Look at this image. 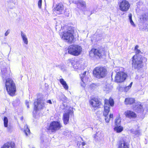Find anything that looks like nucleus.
Instances as JSON below:
<instances>
[{
    "label": "nucleus",
    "mask_w": 148,
    "mask_h": 148,
    "mask_svg": "<svg viewBox=\"0 0 148 148\" xmlns=\"http://www.w3.org/2000/svg\"><path fill=\"white\" fill-rule=\"evenodd\" d=\"M132 67L135 69H139L143 66V57L140 55H135L132 58Z\"/></svg>",
    "instance_id": "f257e3e1"
},
{
    "label": "nucleus",
    "mask_w": 148,
    "mask_h": 148,
    "mask_svg": "<svg viewBox=\"0 0 148 148\" xmlns=\"http://www.w3.org/2000/svg\"><path fill=\"white\" fill-rule=\"evenodd\" d=\"M5 85L8 94L11 96L14 95L16 92V87L13 80L10 78L6 80Z\"/></svg>",
    "instance_id": "f03ea898"
},
{
    "label": "nucleus",
    "mask_w": 148,
    "mask_h": 148,
    "mask_svg": "<svg viewBox=\"0 0 148 148\" xmlns=\"http://www.w3.org/2000/svg\"><path fill=\"white\" fill-rule=\"evenodd\" d=\"M104 110L103 112V114L105 117V120L106 122L108 123L110 120V118L107 116L108 113L110 111V106H113L114 105V102L113 99L110 98L109 100L106 99L104 100Z\"/></svg>",
    "instance_id": "7ed1b4c3"
},
{
    "label": "nucleus",
    "mask_w": 148,
    "mask_h": 148,
    "mask_svg": "<svg viewBox=\"0 0 148 148\" xmlns=\"http://www.w3.org/2000/svg\"><path fill=\"white\" fill-rule=\"evenodd\" d=\"M73 31L71 27H69L67 30L60 33L62 38L66 40L68 42H71L73 40L74 38L73 35Z\"/></svg>",
    "instance_id": "20e7f679"
},
{
    "label": "nucleus",
    "mask_w": 148,
    "mask_h": 148,
    "mask_svg": "<svg viewBox=\"0 0 148 148\" xmlns=\"http://www.w3.org/2000/svg\"><path fill=\"white\" fill-rule=\"evenodd\" d=\"M107 74L106 69L103 66L96 67L93 71V74L94 76L98 79L104 77Z\"/></svg>",
    "instance_id": "39448f33"
},
{
    "label": "nucleus",
    "mask_w": 148,
    "mask_h": 148,
    "mask_svg": "<svg viewBox=\"0 0 148 148\" xmlns=\"http://www.w3.org/2000/svg\"><path fill=\"white\" fill-rule=\"evenodd\" d=\"M67 50L69 54L77 56L81 54L82 51V48L78 45H72L69 47Z\"/></svg>",
    "instance_id": "423d86ee"
},
{
    "label": "nucleus",
    "mask_w": 148,
    "mask_h": 148,
    "mask_svg": "<svg viewBox=\"0 0 148 148\" xmlns=\"http://www.w3.org/2000/svg\"><path fill=\"white\" fill-rule=\"evenodd\" d=\"M105 53L103 49H92L89 52V55L91 57H98L100 58L105 55Z\"/></svg>",
    "instance_id": "0eeeda50"
},
{
    "label": "nucleus",
    "mask_w": 148,
    "mask_h": 148,
    "mask_svg": "<svg viewBox=\"0 0 148 148\" xmlns=\"http://www.w3.org/2000/svg\"><path fill=\"white\" fill-rule=\"evenodd\" d=\"M62 127V125L60 122L53 121L50 123L49 129L52 132H55L60 129Z\"/></svg>",
    "instance_id": "6e6552de"
},
{
    "label": "nucleus",
    "mask_w": 148,
    "mask_h": 148,
    "mask_svg": "<svg viewBox=\"0 0 148 148\" xmlns=\"http://www.w3.org/2000/svg\"><path fill=\"white\" fill-rule=\"evenodd\" d=\"M34 110L36 111L43 109L45 107L46 102L45 100L38 99L34 102Z\"/></svg>",
    "instance_id": "1a4fd4ad"
},
{
    "label": "nucleus",
    "mask_w": 148,
    "mask_h": 148,
    "mask_svg": "<svg viewBox=\"0 0 148 148\" xmlns=\"http://www.w3.org/2000/svg\"><path fill=\"white\" fill-rule=\"evenodd\" d=\"M126 74L123 72H119L116 73L115 76V82L120 83L124 81L126 79Z\"/></svg>",
    "instance_id": "9d476101"
},
{
    "label": "nucleus",
    "mask_w": 148,
    "mask_h": 148,
    "mask_svg": "<svg viewBox=\"0 0 148 148\" xmlns=\"http://www.w3.org/2000/svg\"><path fill=\"white\" fill-rule=\"evenodd\" d=\"M119 5L120 10L123 12L128 10L130 6L129 2L126 0H122L120 2Z\"/></svg>",
    "instance_id": "9b49d317"
},
{
    "label": "nucleus",
    "mask_w": 148,
    "mask_h": 148,
    "mask_svg": "<svg viewBox=\"0 0 148 148\" xmlns=\"http://www.w3.org/2000/svg\"><path fill=\"white\" fill-rule=\"evenodd\" d=\"M64 8L63 4L62 3H59L56 5L53 10L56 13L60 14L63 12Z\"/></svg>",
    "instance_id": "f8f14e48"
},
{
    "label": "nucleus",
    "mask_w": 148,
    "mask_h": 148,
    "mask_svg": "<svg viewBox=\"0 0 148 148\" xmlns=\"http://www.w3.org/2000/svg\"><path fill=\"white\" fill-rule=\"evenodd\" d=\"M90 103L93 107L95 108L98 107L101 104V102L97 99L95 98L90 100Z\"/></svg>",
    "instance_id": "ddd939ff"
},
{
    "label": "nucleus",
    "mask_w": 148,
    "mask_h": 148,
    "mask_svg": "<svg viewBox=\"0 0 148 148\" xmlns=\"http://www.w3.org/2000/svg\"><path fill=\"white\" fill-rule=\"evenodd\" d=\"M75 3L78 6H80V8L82 10H84L86 8V2L82 0H78L75 2Z\"/></svg>",
    "instance_id": "4468645a"
},
{
    "label": "nucleus",
    "mask_w": 148,
    "mask_h": 148,
    "mask_svg": "<svg viewBox=\"0 0 148 148\" xmlns=\"http://www.w3.org/2000/svg\"><path fill=\"white\" fill-rule=\"evenodd\" d=\"M124 114L127 117L130 118H135L136 116V114L132 111L127 110L126 111Z\"/></svg>",
    "instance_id": "2eb2a0df"
},
{
    "label": "nucleus",
    "mask_w": 148,
    "mask_h": 148,
    "mask_svg": "<svg viewBox=\"0 0 148 148\" xmlns=\"http://www.w3.org/2000/svg\"><path fill=\"white\" fill-rule=\"evenodd\" d=\"M10 71H8L5 67L2 68L1 70V76L3 78L5 79L9 77Z\"/></svg>",
    "instance_id": "dca6fc26"
},
{
    "label": "nucleus",
    "mask_w": 148,
    "mask_h": 148,
    "mask_svg": "<svg viewBox=\"0 0 148 148\" xmlns=\"http://www.w3.org/2000/svg\"><path fill=\"white\" fill-rule=\"evenodd\" d=\"M15 144L12 142H9L5 144L1 148H15Z\"/></svg>",
    "instance_id": "f3484780"
},
{
    "label": "nucleus",
    "mask_w": 148,
    "mask_h": 148,
    "mask_svg": "<svg viewBox=\"0 0 148 148\" xmlns=\"http://www.w3.org/2000/svg\"><path fill=\"white\" fill-rule=\"evenodd\" d=\"M69 112L65 113L63 114V120L64 124H67L69 122Z\"/></svg>",
    "instance_id": "a211bd4d"
},
{
    "label": "nucleus",
    "mask_w": 148,
    "mask_h": 148,
    "mask_svg": "<svg viewBox=\"0 0 148 148\" xmlns=\"http://www.w3.org/2000/svg\"><path fill=\"white\" fill-rule=\"evenodd\" d=\"M21 36L24 43L25 45H27L28 43V41L27 38L25 34L21 31Z\"/></svg>",
    "instance_id": "6ab92c4d"
},
{
    "label": "nucleus",
    "mask_w": 148,
    "mask_h": 148,
    "mask_svg": "<svg viewBox=\"0 0 148 148\" xmlns=\"http://www.w3.org/2000/svg\"><path fill=\"white\" fill-rule=\"evenodd\" d=\"M86 71H85L82 74L80 75L82 81L84 83L88 81V77L86 75Z\"/></svg>",
    "instance_id": "aec40b11"
},
{
    "label": "nucleus",
    "mask_w": 148,
    "mask_h": 148,
    "mask_svg": "<svg viewBox=\"0 0 148 148\" xmlns=\"http://www.w3.org/2000/svg\"><path fill=\"white\" fill-rule=\"evenodd\" d=\"M118 148H129V145L127 143L123 140L120 143Z\"/></svg>",
    "instance_id": "412c9836"
},
{
    "label": "nucleus",
    "mask_w": 148,
    "mask_h": 148,
    "mask_svg": "<svg viewBox=\"0 0 148 148\" xmlns=\"http://www.w3.org/2000/svg\"><path fill=\"white\" fill-rule=\"evenodd\" d=\"M103 137V134L100 132H97L94 136L95 140H100Z\"/></svg>",
    "instance_id": "4be33fe9"
},
{
    "label": "nucleus",
    "mask_w": 148,
    "mask_h": 148,
    "mask_svg": "<svg viewBox=\"0 0 148 148\" xmlns=\"http://www.w3.org/2000/svg\"><path fill=\"white\" fill-rule=\"evenodd\" d=\"M71 63V65L75 69H78L79 65L77 61H75V60L72 59L71 60H69Z\"/></svg>",
    "instance_id": "5701e85b"
},
{
    "label": "nucleus",
    "mask_w": 148,
    "mask_h": 148,
    "mask_svg": "<svg viewBox=\"0 0 148 148\" xmlns=\"http://www.w3.org/2000/svg\"><path fill=\"white\" fill-rule=\"evenodd\" d=\"M134 108V109H136L137 111L139 112L143 111V110L142 106L140 104V102L137 103L136 104L135 107Z\"/></svg>",
    "instance_id": "b1692460"
},
{
    "label": "nucleus",
    "mask_w": 148,
    "mask_h": 148,
    "mask_svg": "<svg viewBox=\"0 0 148 148\" xmlns=\"http://www.w3.org/2000/svg\"><path fill=\"white\" fill-rule=\"evenodd\" d=\"M130 132L134 134L135 137H138L141 135L140 131L139 130H136L134 131V129H132L130 130Z\"/></svg>",
    "instance_id": "393cba45"
},
{
    "label": "nucleus",
    "mask_w": 148,
    "mask_h": 148,
    "mask_svg": "<svg viewBox=\"0 0 148 148\" xmlns=\"http://www.w3.org/2000/svg\"><path fill=\"white\" fill-rule=\"evenodd\" d=\"M135 100L133 98H128L125 99V104H131L134 103Z\"/></svg>",
    "instance_id": "a878e982"
},
{
    "label": "nucleus",
    "mask_w": 148,
    "mask_h": 148,
    "mask_svg": "<svg viewBox=\"0 0 148 148\" xmlns=\"http://www.w3.org/2000/svg\"><path fill=\"white\" fill-rule=\"evenodd\" d=\"M26 136H29L30 134V131L27 125H25L23 130Z\"/></svg>",
    "instance_id": "bb28decb"
},
{
    "label": "nucleus",
    "mask_w": 148,
    "mask_h": 148,
    "mask_svg": "<svg viewBox=\"0 0 148 148\" xmlns=\"http://www.w3.org/2000/svg\"><path fill=\"white\" fill-rule=\"evenodd\" d=\"M60 82L66 90H67L68 89V86L67 85L66 82L64 81L63 79H60Z\"/></svg>",
    "instance_id": "cd10ccee"
},
{
    "label": "nucleus",
    "mask_w": 148,
    "mask_h": 148,
    "mask_svg": "<svg viewBox=\"0 0 148 148\" xmlns=\"http://www.w3.org/2000/svg\"><path fill=\"white\" fill-rule=\"evenodd\" d=\"M121 122V119L119 117H117L115 120V126H120Z\"/></svg>",
    "instance_id": "c85d7f7f"
},
{
    "label": "nucleus",
    "mask_w": 148,
    "mask_h": 148,
    "mask_svg": "<svg viewBox=\"0 0 148 148\" xmlns=\"http://www.w3.org/2000/svg\"><path fill=\"white\" fill-rule=\"evenodd\" d=\"M115 131L119 133L122 131L123 130V127L121 126H115L114 128Z\"/></svg>",
    "instance_id": "c756f323"
},
{
    "label": "nucleus",
    "mask_w": 148,
    "mask_h": 148,
    "mask_svg": "<svg viewBox=\"0 0 148 148\" xmlns=\"http://www.w3.org/2000/svg\"><path fill=\"white\" fill-rule=\"evenodd\" d=\"M138 47L139 46L138 45H136L134 48V51L136 53V55H138V54L143 53L140 49H138Z\"/></svg>",
    "instance_id": "7c9ffc66"
},
{
    "label": "nucleus",
    "mask_w": 148,
    "mask_h": 148,
    "mask_svg": "<svg viewBox=\"0 0 148 148\" xmlns=\"http://www.w3.org/2000/svg\"><path fill=\"white\" fill-rule=\"evenodd\" d=\"M4 125L5 127H7L8 126V120L7 118L5 117L3 119Z\"/></svg>",
    "instance_id": "2f4dec72"
},
{
    "label": "nucleus",
    "mask_w": 148,
    "mask_h": 148,
    "mask_svg": "<svg viewBox=\"0 0 148 148\" xmlns=\"http://www.w3.org/2000/svg\"><path fill=\"white\" fill-rule=\"evenodd\" d=\"M132 82H131L130 84L128 86L124 87V90L125 92L127 91L131 87L132 85Z\"/></svg>",
    "instance_id": "473e14b6"
},
{
    "label": "nucleus",
    "mask_w": 148,
    "mask_h": 148,
    "mask_svg": "<svg viewBox=\"0 0 148 148\" xmlns=\"http://www.w3.org/2000/svg\"><path fill=\"white\" fill-rule=\"evenodd\" d=\"M42 0H39L38 1V5L39 8H41L42 5Z\"/></svg>",
    "instance_id": "72a5a7b5"
},
{
    "label": "nucleus",
    "mask_w": 148,
    "mask_h": 148,
    "mask_svg": "<svg viewBox=\"0 0 148 148\" xmlns=\"http://www.w3.org/2000/svg\"><path fill=\"white\" fill-rule=\"evenodd\" d=\"M10 29H8L5 33V36H7L8 34L10 33Z\"/></svg>",
    "instance_id": "f704fd0d"
},
{
    "label": "nucleus",
    "mask_w": 148,
    "mask_h": 148,
    "mask_svg": "<svg viewBox=\"0 0 148 148\" xmlns=\"http://www.w3.org/2000/svg\"><path fill=\"white\" fill-rule=\"evenodd\" d=\"M130 24H131V25H132L133 27L135 26V24H134V22H133V21L132 20H130Z\"/></svg>",
    "instance_id": "c9c22d12"
},
{
    "label": "nucleus",
    "mask_w": 148,
    "mask_h": 148,
    "mask_svg": "<svg viewBox=\"0 0 148 148\" xmlns=\"http://www.w3.org/2000/svg\"><path fill=\"white\" fill-rule=\"evenodd\" d=\"M45 101L46 102V106L47 105V103H49L50 104H52L51 101L50 100H48L47 101Z\"/></svg>",
    "instance_id": "e433bc0d"
},
{
    "label": "nucleus",
    "mask_w": 148,
    "mask_h": 148,
    "mask_svg": "<svg viewBox=\"0 0 148 148\" xmlns=\"http://www.w3.org/2000/svg\"><path fill=\"white\" fill-rule=\"evenodd\" d=\"M129 20H132V14H131L130 13L129 14Z\"/></svg>",
    "instance_id": "4c0bfd02"
},
{
    "label": "nucleus",
    "mask_w": 148,
    "mask_h": 148,
    "mask_svg": "<svg viewBox=\"0 0 148 148\" xmlns=\"http://www.w3.org/2000/svg\"><path fill=\"white\" fill-rule=\"evenodd\" d=\"M60 70L62 71H64L65 70V68L64 66H60Z\"/></svg>",
    "instance_id": "58836bf2"
},
{
    "label": "nucleus",
    "mask_w": 148,
    "mask_h": 148,
    "mask_svg": "<svg viewBox=\"0 0 148 148\" xmlns=\"http://www.w3.org/2000/svg\"><path fill=\"white\" fill-rule=\"evenodd\" d=\"M95 86V85L94 84H91L90 86V87L92 88V89L93 88V87H94Z\"/></svg>",
    "instance_id": "ea45409f"
},
{
    "label": "nucleus",
    "mask_w": 148,
    "mask_h": 148,
    "mask_svg": "<svg viewBox=\"0 0 148 148\" xmlns=\"http://www.w3.org/2000/svg\"><path fill=\"white\" fill-rule=\"evenodd\" d=\"M81 144L83 146H84L86 145V143L85 142H83L81 143Z\"/></svg>",
    "instance_id": "a19ab883"
},
{
    "label": "nucleus",
    "mask_w": 148,
    "mask_h": 148,
    "mask_svg": "<svg viewBox=\"0 0 148 148\" xmlns=\"http://www.w3.org/2000/svg\"><path fill=\"white\" fill-rule=\"evenodd\" d=\"M113 116V114H110V116H109V118H112Z\"/></svg>",
    "instance_id": "79ce46f5"
},
{
    "label": "nucleus",
    "mask_w": 148,
    "mask_h": 148,
    "mask_svg": "<svg viewBox=\"0 0 148 148\" xmlns=\"http://www.w3.org/2000/svg\"><path fill=\"white\" fill-rule=\"evenodd\" d=\"M26 105L27 106V108H29V105L27 103V102H26Z\"/></svg>",
    "instance_id": "37998d69"
},
{
    "label": "nucleus",
    "mask_w": 148,
    "mask_h": 148,
    "mask_svg": "<svg viewBox=\"0 0 148 148\" xmlns=\"http://www.w3.org/2000/svg\"><path fill=\"white\" fill-rule=\"evenodd\" d=\"M104 90L107 91V92H109V90H108V89H105V90Z\"/></svg>",
    "instance_id": "c03bdc74"
},
{
    "label": "nucleus",
    "mask_w": 148,
    "mask_h": 148,
    "mask_svg": "<svg viewBox=\"0 0 148 148\" xmlns=\"http://www.w3.org/2000/svg\"><path fill=\"white\" fill-rule=\"evenodd\" d=\"M20 119L21 120H22L23 119V116L21 117V118Z\"/></svg>",
    "instance_id": "a18cd8bd"
},
{
    "label": "nucleus",
    "mask_w": 148,
    "mask_h": 148,
    "mask_svg": "<svg viewBox=\"0 0 148 148\" xmlns=\"http://www.w3.org/2000/svg\"><path fill=\"white\" fill-rule=\"evenodd\" d=\"M119 69V68H117V69L118 70V69Z\"/></svg>",
    "instance_id": "49530a36"
},
{
    "label": "nucleus",
    "mask_w": 148,
    "mask_h": 148,
    "mask_svg": "<svg viewBox=\"0 0 148 148\" xmlns=\"http://www.w3.org/2000/svg\"><path fill=\"white\" fill-rule=\"evenodd\" d=\"M35 148V147H33V148Z\"/></svg>",
    "instance_id": "de8ad7c7"
}]
</instances>
